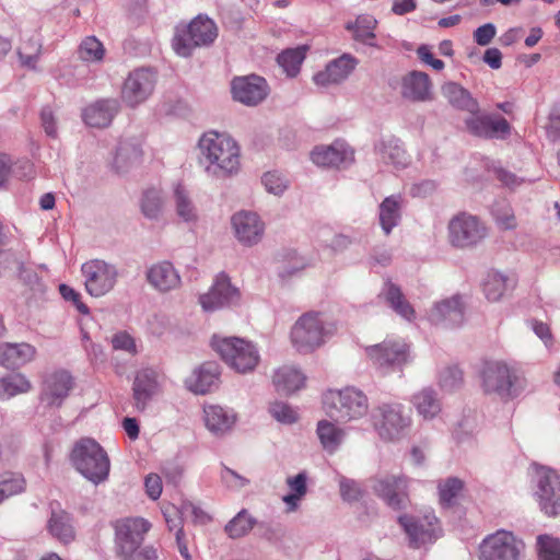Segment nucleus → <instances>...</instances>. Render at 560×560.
Here are the masks:
<instances>
[{"label":"nucleus","instance_id":"14","mask_svg":"<svg viewBox=\"0 0 560 560\" xmlns=\"http://www.w3.org/2000/svg\"><path fill=\"white\" fill-rule=\"evenodd\" d=\"M398 521L415 548L434 542L442 534L440 522L431 511L421 515H401Z\"/></svg>","mask_w":560,"mask_h":560},{"label":"nucleus","instance_id":"5","mask_svg":"<svg viewBox=\"0 0 560 560\" xmlns=\"http://www.w3.org/2000/svg\"><path fill=\"white\" fill-rule=\"evenodd\" d=\"M336 327L318 312H308L299 317L291 329L293 347L308 353L320 347L334 335Z\"/></svg>","mask_w":560,"mask_h":560},{"label":"nucleus","instance_id":"2","mask_svg":"<svg viewBox=\"0 0 560 560\" xmlns=\"http://www.w3.org/2000/svg\"><path fill=\"white\" fill-rule=\"evenodd\" d=\"M151 524L142 517H127L115 523V548L121 560H158L152 546H142Z\"/></svg>","mask_w":560,"mask_h":560},{"label":"nucleus","instance_id":"61","mask_svg":"<svg viewBox=\"0 0 560 560\" xmlns=\"http://www.w3.org/2000/svg\"><path fill=\"white\" fill-rule=\"evenodd\" d=\"M340 494L345 501H357L361 497L359 483L352 479L342 477L339 481Z\"/></svg>","mask_w":560,"mask_h":560},{"label":"nucleus","instance_id":"19","mask_svg":"<svg viewBox=\"0 0 560 560\" xmlns=\"http://www.w3.org/2000/svg\"><path fill=\"white\" fill-rule=\"evenodd\" d=\"M162 378V375L152 368L137 371L132 384V398L138 411H144L153 397L161 392Z\"/></svg>","mask_w":560,"mask_h":560},{"label":"nucleus","instance_id":"33","mask_svg":"<svg viewBox=\"0 0 560 560\" xmlns=\"http://www.w3.org/2000/svg\"><path fill=\"white\" fill-rule=\"evenodd\" d=\"M36 354V349L26 342L0 345V365L14 370L31 362Z\"/></svg>","mask_w":560,"mask_h":560},{"label":"nucleus","instance_id":"17","mask_svg":"<svg viewBox=\"0 0 560 560\" xmlns=\"http://www.w3.org/2000/svg\"><path fill=\"white\" fill-rule=\"evenodd\" d=\"M241 293L238 289L232 285L230 278L225 273H219L210 290L200 295L199 303L203 311L214 312L238 303Z\"/></svg>","mask_w":560,"mask_h":560},{"label":"nucleus","instance_id":"62","mask_svg":"<svg viewBox=\"0 0 560 560\" xmlns=\"http://www.w3.org/2000/svg\"><path fill=\"white\" fill-rule=\"evenodd\" d=\"M59 292L66 301H71L81 314H89V307L81 302V295L73 288L67 284L59 285Z\"/></svg>","mask_w":560,"mask_h":560},{"label":"nucleus","instance_id":"51","mask_svg":"<svg viewBox=\"0 0 560 560\" xmlns=\"http://www.w3.org/2000/svg\"><path fill=\"white\" fill-rule=\"evenodd\" d=\"M78 55L83 61L98 62L105 56V48L95 36H86L79 46Z\"/></svg>","mask_w":560,"mask_h":560},{"label":"nucleus","instance_id":"53","mask_svg":"<svg viewBox=\"0 0 560 560\" xmlns=\"http://www.w3.org/2000/svg\"><path fill=\"white\" fill-rule=\"evenodd\" d=\"M42 52V44L34 38L23 43L18 48L19 59L23 67L35 69Z\"/></svg>","mask_w":560,"mask_h":560},{"label":"nucleus","instance_id":"40","mask_svg":"<svg viewBox=\"0 0 560 560\" xmlns=\"http://www.w3.org/2000/svg\"><path fill=\"white\" fill-rule=\"evenodd\" d=\"M142 150L137 139H125L118 143L114 158V167L117 172H125L140 162Z\"/></svg>","mask_w":560,"mask_h":560},{"label":"nucleus","instance_id":"22","mask_svg":"<svg viewBox=\"0 0 560 560\" xmlns=\"http://www.w3.org/2000/svg\"><path fill=\"white\" fill-rule=\"evenodd\" d=\"M373 490L393 509H402L408 501L407 479L405 477L385 476L373 481Z\"/></svg>","mask_w":560,"mask_h":560},{"label":"nucleus","instance_id":"27","mask_svg":"<svg viewBox=\"0 0 560 560\" xmlns=\"http://www.w3.org/2000/svg\"><path fill=\"white\" fill-rule=\"evenodd\" d=\"M120 104L116 98H101L82 109V119L92 128L108 127L118 114Z\"/></svg>","mask_w":560,"mask_h":560},{"label":"nucleus","instance_id":"49","mask_svg":"<svg viewBox=\"0 0 560 560\" xmlns=\"http://www.w3.org/2000/svg\"><path fill=\"white\" fill-rule=\"evenodd\" d=\"M305 50L303 46L290 48L278 56L277 61L288 75L294 77L299 73L300 67L305 58Z\"/></svg>","mask_w":560,"mask_h":560},{"label":"nucleus","instance_id":"34","mask_svg":"<svg viewBox=\"0 0 560 560\" xmlns=\"http://www.w3.org/2000/svg\"><path fill=\"white\" fill-rule=\"evenodd\" d=\"M203 420L207 429L214 435H223L229 432L235 421V413L219 405H210L203 408Z\"/></svg>","mask_w":560,"mask_h":560},{"label":"nucleus","instance_id":"38","mask_svg":"<svg viewBox=\"0 0 560 560\" xmlns=\"http://www.w3.org/2000/svg\"><path fill=\"white\" fill-rule=\"evenodd\" d=\"M316 434L323 448L330 454L340 447L346 438V431L342 428L326 419L317 422Z\"/></svg>","mask_w":560,"mask_h":560},{"label":"nucleus","instance_id":"7","mask_svg":"<svg viewBox=\"0 0 560 560\" xmlns=\"http://www.w3.org/2000/svg\"><path fill=\"white\" fill-rule=\"evenodd\" d=\"M217 36L215 23L208 16L199 14L189 24L176 26L172 45L178 56L189 57L195 48L211 45Z\"/></svg>","mask_w":560,"mask_h":560},{"label":"nucleus","instance_id":"31","mask_svg":"<svg viewBox=\"0 0 560 560\" xmlns=\"http://www.w3.org/2000/svg\"><path fill=\"white\" fill-rule=\"evenodd\" d=\"M48 533L63 545H68L75 538L73 518L70 513L51 506V513L47 521Z\"/></svg>","mask_w":560,"mask_h":560},{"label":"nucleus","instance_id":"26","mask_svg":"<svg viewBox=\"0 0 560 560\" xmlns=\"http://www.w3.org/2000/svg\"><path fill=\"white\" fill-rule=\"evenodd\" d=\"M73 387V378L67 371H56L44 382L42 400L51 407H60Z\"/></svg>","mask_w":560,"mask_h":560},{"label":"nucleus","instance_id":"28","mask_svg":"<svg viewBox=\"0 0 560 560\" xmlns=\"http://www.w3.org/2000/svg\"><path fill=\"white\" fill-rule=\"evenodd\" d=\"M429 319L434 325L455 328L464 322V310L458 296L443 300L434 304L429 313Z\"/></svg>","mask_w":560,"mask_h":560},{"label":"nucleus","instance_id":"16","mask_svg":"<svg viewBox=\"0 0 560 560\" xmlns=\"http://www.w3.org/2000/svg\"><path fill=\"white\" fill-rule=\"evenodd\" d=\"M155 83L156 75L151 69H136L124 82L121 98L128 106L135 107L150 97Z\"/></svg>","mask_w":560,"mask_h":560},{"label":"nucleus","instance_id":"11","mask_svg":"<svg viewBox=\"0 0 560 560\" xmlns=\"http://www.w3.org/2000/svg\"><path fill=\"white\" fill-rule=\"evenodd\" d=\"M448 242L456 248H469L482 242L488 229L476 215L462 212L451 219L447 225Z\"/></svg>","mask_w":560,"mask_h":560},{"label":"nucleus","instance_id":"20","mask_svg":"<svg viewBox=\"0 0 560 560\" xmlns=\"http://www.w3.org/2000/svg\"><path fill=\"white\" fill-rule=\"evenodd\" d=\"M231 225L236 240L247 247L258 244L265 233V223L259 215L250 211H238L231 218Z\"/></svg>","mask_w":560,"mask_h":560},{"label":"nucleus","instance_id":"46","mask_svg":"<svg viewBox=\"0 0 560 560\" xmlns=\"http://www.w3.org/2000/svg\"><path fill=\"white\" fill-rule=\"evenodd\" d=\"M512 280L499 271H490L483 282V293L488 301L497 302L506 292Z\"/></svg>","mask_w":560,"mask_h":560},{"label":"nucleus","instance_id":"57","mask_svg":"<svg viewBox=\"0 0 560 560\" xmlns=\"http://www.w3.org/2000/svg\"><path fill=\"white\" fill-rule=\"evenodd\" d=\"M112 346L117 351L126 352L130 355L138 353L135 338L127 331H118L112 337Z\"/></svg>","mask_w":560,"mask_h":560},{"label":"nucleus","instance_id":"29","mask_svg":"<svg viewBox=\"0 0 560 560\" xmlns=\"http://www.w3.org/2000/svg\"><path fill=\"white\" fill-rule=\"evenodd\" d=\"M220 369L214 362H206L185 380L188 390L197 395H205L219 386Z\"/></svg>","mask_w":560,"mask_h":560},{"label":"nucleus","instance_id":"8","mask_svg":"<svg viewBox=\"0 0 560 560\" xmlns=\"http://www.w3.org/2000/svg\"><path fill=\"white\" fill-rule=\"evenodd\" d=\"M524 552V541L506 529L487 535L479 545V560H522Z\"/></svg>","mask_w":560,"mask_h":560},{"label":"nucleus","instance_id":"24","mask_svg":"<svg viewBox=\"0 0 560 560\" xmlns=\"http://www.w3.org/2000/svg\"><path fill=\"white\" fill-rule=\"evenodd\" d=\"M358 66V59L350 54H342L340 57L329 61L324 70L313 77L318 86L339 84L345 81Z\"/></svg>","mask_w":560,"mask_h":560},{"label":"nucleus","instance_id":"58","mask_svg":"<svg viewBox=\"0 0 560 560\" xmlns=\"http://www.w3.org/2000/svg\"><path fill=\"white\" fill-rule=\"evenodd\" d=\"M261 182L266 190L273 195H281L288 186L285 178L277 172H267Z\"/></svg>","mask_w":560,"mask_h":560},{"label":"nucleus","instance_id":"25","mask_svg":"<svg viewBox=\"0 0 560 560\" xmlns=\"http://www.w3.org/2000/svg\"><path fill=\"white\" fill-rule=\"evenodd\" d=\"M148 283L156 291L166 293L180 288L182 277L171 261L163 260L150 266L145 272Z\"/></svg>","mask_w":560,"mask_h":560},{"label":"nucleus","instance_id":"15","mask_svg":"<svg viewBox=\"0 0 560 560\" xmlns=\"http://www.w3.org/2000/svg\"><path fill=\"white\" fill-rule=\"evenodd\" d=\"M535 497L548 516L560 514V474L549 467H539L535 476Z\"/></svg>","mask_w":560,"mask_h":560},{"label":"nucleus","instance_id":"52","mask_svg":"<svg viewBox=\"0 0 560 560\" xmlns=\"http://www.w3.org/2000/svg\"><path fill=\"white\" fill-rule=\"evenodd\" d=\"M317 241L323 248H328L332 253L341 252L350 244L349 237L342 234H335L328 226H324L318 230Z\"/></svg>","mask_w":560,"mask_h":560},{"label":"nucleus","instance_id":"1","mask_svg":"<svg viewBox=\"0 0 560 560\" xmlns=\"http://www.w3.org/2000/svg\"><path fill=\"white\" fill-rule=\"evenodd\" d=\"M199 163L208 177L226 179L241 170V148L236 140L225 132L209 130L199 141Z\"/></svg>","mask_w":560,"mask_h":560},{"label":"nucleus","instance_id":"9","mask_svg":"<svg viewBox=\"0 0 560 560\" xmlns=\"http://www.w3.org/2000/svg\"><path fill=\"white\" fill-rule=\"evenodd\" d=\"M372 422L378 436L384 441L400 439L411 423L410 416L401 404H382L372 412Z\"/></svg>","mask_w":560,"mask_h":560},{"label":"nucleus","instance_id":"39","mask_svg":"<svg viewBox=\"0 0 560 560\" xmlns=\"http://www.w3.org/2000/svg\"><path fill=\"white\" fill-rule=\"evenodd\" d=\"M442 93L448 103L460 110L468 113L478 112V102L469 91L455 82H447L442 86Z\"/></svg>","mask_w":560,"mask_h":560},{"label":"nucleus","instance_id":"12","mask_svg":"<svg viewBox=\"0 0 560 560\" xmlns=\"http://www.w3.org/2000/svg\"><path fill=\"white\" fill-rule=\"evenodd\" d=\"M81 272L86 292L94 298H101L110 292L119 278L118 268L103 259L85 261L81 266Z\"/></svg>","mask_w":560,"mask_h":560},{"label":"nucleus","instance_id":"13","mask_svg":"<svg viewBox=\"0 0 560 560\" xmlns=\"http://www.w3.org/2000/svg\"><path fill=\"white\" fill-rule=\"evenodd\" d=\"M366 352L383 373L399 371L410 361L409 345L404 339H385L368 347Z\"/></svg>","mask_w":560,"mask_h":560},{"label":"nucleus","instance_id":"10","mask_svg":"<svg viewBox=\"0 0 560 560\" xmlns=\"http://www.w3.org/2000/svg\"><path fill=\"white\" fill-rule=\"evenodd\" d=\"M518 375L514 366L503 361L490 362L482 372V387L488 394H495L503 400L518 395Z\"/></svg>","mask_w":560,"mask_h":560},{"label":"nucleus","instance_id":"50","mask_svg":"<svg viewBox=\"0 0 560 560\" xmlns=\"http://www.w3.org/2000/svg\"><path fill=\"white\" fill-rule=\"evenodd\" d=\"M463 488L464 482L456 477L441 480L438 485L440 503L447 508L454 505Z\"/></svg>","mask_w":560,"mask_h":560},{"label":"nucleus","instance_id":"54","mask_svg":"<svg viewBox=\"0 0 560 560\" xmlns=\"http://www.w3.org/2000/svg\"><path fill=\"white\" fill-rule=\"evenodd\" d=\"M539 560H560V539L550 535L537 537Z\"/></svg>","mask_w":560,"mask_h":560},{"label":"nucleus","instance_id":"44","mask_svg":"<svg viewBox=\"0 0 560 560\" xmlns=\"http://www.w3.org/2000/svg\"><path fill=\"white\" fill-rule=\"evenodd\" d=\"M165 207V198L161 189L149 188L143 191L140 208L142 214L149 220H159Z\"/></svg>","mask_w":560,"mask_h":560},{"label":"nucleus","instance_id":"64","mask_svg":"<svg viewBox=\"0 0 560 560\" xmlns=\"http://www.w3.org/2000/svg\"><path fill=\"white\" fill-rule=\"evenodd\" d=\"M497 34L494 24L486 23L474 32V39L479 46H487Z\"/></svg>","mask_w":560,"mask_h":560},{"label":"nucleus","instance_id":"41","mask_svg":"<svg viewBox=\"0 0 560 560\" xmlns=\"http://www.w3.org/2000/svg\"><path fill=\"white\" fill-rule=\"evenodd\" d=\"M382 294L390 308L404 319L411 322L416 318V312L412 305L406 300L399 287L392 282H386Z\"/></svg>","mask_w":560,"mask_h":560},{"label":"nucleus","instance_id":"23","mask_svg":"<svg viewBox=\"0 0 560 560\" xmlns=\"http://www.w3.org/2000/svg\"><path fill=\"white\" fill-rule=\"evenodd\" d=\"M311 160L318 166L339 167L353 161V150L342 140L329 145H317L311 152Z\"/></svg>","mask_w":560,"mask_h":560},{"label":"nucleus","instance_id":"63","mask_svg":"<svg viewBox=\"0 0 560 560\" xmlns=\"http://www.w3.org/2000/svg\"><path fill=\"white\" fill-rule=\"evenodd\" d=\"M164 520L170 530L183 529V521L179 516V511L174 505H165L162 508Z\"/></svg>","mask_w":560,"mask_h":560},{"label":"nucleus","instance_id":"32","mask_svg":"<svg viewBox=\"0 0 560 560\" xmlns=\"http://www.w3.org/2000/svg\"><path fill=\"white\" fill-rule=\"evenodd\" d=\"M375 151L380 160L395 168H405L410 163V158L407 154L402 142L395 137H387L382 139L376 145Z\"/></svg>","mask_w":560,"mask_h":560},{"label":"nucleus","instance_id":"3","mask_svg":"<svg viewBox=\"0 0 560 560\" xmlns=\"http://www.w3.org/2000/svg\"><path fill=\"white\" fill-rule=\"evenodd\" d=\"M70 462L93 485L107 480L110 460L102 445L91 438L80 439L72 447Z\"/></svg>","mask_w":560,"mask_h":560},{"label":"nucleus","instance_id":"42","mask_svg":"<svg viewBox=\"0 0 560 560\" xmlns=\"http://www.w3.org/2000/svg\"><path fill=\"white\" fill-rule=\"evenodd\" d=\"M272 381L278 393L291 394L303 387L305 376L295 368L282 366L275 372Z\"/></svg>","mask_w":560,"mask_h":560},{"label":"nucleus","instance_id":"30","mask_svg":"<svg viewBox=\"0 0 560 560\" xmlns=\"http://www.w3.org/2000/svg\"><path fill=\"white\" fill-rule=\"evenodd\" d=\"M432 83L422 71H411L401 79L400 94L410 102H428L432 100Z\"/></svg>","mask_w":560,"mask_h":560},{"label":"nucleus","instance_id":"36","mask_svg":"<svg viewBox=\"0 0 560 560\" xmlns=\"http://www.w3.org/2000/svg\"><path fill=\"white\" fill-rule=\"evenodd\" d=\"M377 26V20L370 14L359 15L354 22H348L346 28L352 32L353 39L380 49L381 46L376 42L375 28Z\"/></svg>","mask_w":560,"mask_h":560},{"label":"nucleus","instance_id":"18","mask_svg":"<svg viewBox=\"0 0 560 560\" xmlns=\"http://www.w3.org/2000/svg\"><path fill=\"white\" fill-rule=\"evenodd\" d=\"M465 119V126L472 136L485 139H505L511 133L509 121L499 116L482 114L478 109Z\"/></svg>","mask_w":560,"mask_h":560},{"label":"nucleus","instance_id":"4","mask_svg":"<svg viewBox=\"0 0 560 560\" xmlns=\"http://www.w3.org/2000/svg\"><path fill=\"white\" fill-rule=\"evenodd\" d=\"M323 407L331 419L349 422L368 415L369 399L361 389L348 386L342 389L327 390L323 396Z\"/></svg>","mask_w":560,"mask_h":560},{"label":"nucleus","instance_id":"37","mask_svg":"<svg viewBox=\"0 0 560 560\" xmlns=\"http://www.w3.org/2000/svg\"><path fill=\"white\" fill-rule=\"evenodd\" d=\"M404 198L400 194L386 197L378 207L382 230L388 235L401 219Z\"/></svg>","mask_w":560,"mask_h":560},{"label":"nucleus","instance_id":"60","mask_svg":"<svg viewBox=\"0 0 560 560\" xmlns=\"http://www.w3.org/2000/svg\"><path fill=\"white\" fill-rule=\"evenodd\" d=\"M438 189V183L432 179H422L413 183L409 188V195L413 198H425Z\"/></svg>","mask_w":560,"mask_h":560},{"label":"nucleus","instance_id":"48","mask_svg":"<svg viewBox=\"0 0 560 560\" xmlns=\"http://www.w3.org/2000/svg\"><path fill=\"white\" fill-rule=\"evenodd\" d=\"M25 490V479L19 472L0 474V503L5 499L20 494Z\"/></svg>","mask_w":560,"mask_h":560},{"label":"nucleus","instance_id":"6","mask_svg":"<svg viewBox=\"0 0 560 560\" xmlns=\"http://www.w3.org/2000/svg\"><path fill=\"white\" fill-rule=\"evenodd\" d=\"M211 346L232 370L241 374L253 372L260 361L257 347L243 338L213 336Z\"/></svg>","mask_w":560,"mask_h":560},{"label":"nucleus","instance_id":"21","mask_svg":"<svg viewBox=\"0 0 560 560\" xmlns=\"http://www.w3.org/2000/svg\"><path fill=\"white\" fill-rule=\"evenodd\" d=\"M231 90L233 98L246 106H255L268 95L266 80L256 74L234 78Z\"/></svg>","mask_w":560,"mask_h":560},{"label":"nucleus","instance_id":"43","mask_svg":"<svg viewBox=\"0 0 560 560\" xmlns=\"http://www.w3.org/2000/svg\"><path fill=\"white\" fill-rule=\"evenodd\" d=\"M411 401L418 413L424 419H433L441 411V402L436 393L430 387L415 394Z\"/></svg>","mask_w":560,"mask_h":560},{"label":"nucleus","instance_id":"55","mask_svg":"<svg viewBox=\"0 0 560 560\" xmlns=\"http://www.w3.org/2000/svg\"><path fill=\"white\" fill-rule=\"evenodd\" d=\"M463 372L457 365H447L439 373V384L445 390H453L460 386Z\"/></svg>","mask_w":560,"mask_h":560},{"label":"nucleus","instance_id":"59","mask_svg":"<svg viewBox=\"0 0 560 560\" xmlns=\"http://www.w3.org/2000/svg\"><path fill=\"white\" fill-rule=\"evenodd\" d=\"M221 480L226 488L233 491H238L249 483L247 478L225 466L221 470Z\"/></svg>","mask_w":560,"mask_h":560},{"label":"nucleus","instance_id":"47","mask_svg":"<svg viewBox=\"0 0 560 560\" xmlns=\"http://www.w3.org/2000/svg\"><path fill=\"white\" fill-rule=\"evenodd\" d=\"M30 388L31 383L23 374L16 373L0 378V398L2 399L26 393Z\"/></svg>","mask_w":560,"mask_h":560},{"label":"nucleus","instance_id":"56","mask_svg":"<svg viewBox=\"0 0 560 560\" xmlns=\"http://www.w3.org/2000/svg\"><path fill=\"white\" fill-rule=\"evenodd\" d=\"M269 411L277 421L284 424H292L298 420V412L285 402L276 401L271 404Z\"/></svg>","mask_w":560,"mask_h":560},{"label":"nucleus","instance_id":"35","mask_svg":"<svg viewBox=\"0 0 560 560\" xmlns=\"http://www.w3.org/2000/svg\"><path fill=\"white\" fill-rule=\"evenodd\" d=\"M173 203L176 215L186 224H196L199 220L198 209L190 197L188 189L177 183L173 189Z\"/></svg>","mask_w":560,"mask_h":560},{"label":"nucleus","instance_id":"45","mask_svg":"<svg viewBox=\"0 0 560 560\" xmlns=\"http://www.w3.org/2000/svg\"><path fill=\"white\" fill-rule=\"evenodd\" d=\"M257 524V520L246 509H242L224 527V532L232 539L246 536Z\"/></svg>","mask_w":560,"mask_h":560}]
</instances>
